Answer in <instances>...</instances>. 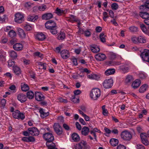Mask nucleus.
I'll return each instance as SVG.
<instances>
[{
    "mask_svg": "<svg viewBox=\"0 0 149 149\" xmlns=\"http://www.w3.org/2000/svg\"><path fill=\"white\" fill-rule=\"evenodd\" d=\"M101 95V92L100 89L98 88H94L91 91L90 96L92 99L96 100Z\"/></svg>",
    "mask_w": 149,
    "mask_h": 149,
    "instance_id": "obj_1",
    "label": "nucleus"
},
{
    "mask_svg": "<svg viewBox=\"0 0 149 149\" xmlns=\"http://www.w3.org/2000/svg\"><path fill=\"white\" fill-rule=\"evenodd\" d=\"M121 136L123 140L129 141L132 138V135L127 130L123 131L121 134Z\"/></svg>",
    "mask_w": 149,
    "mask_h": 149,
    "instance_id": "obj_2",
    "label": "nucleus"
},
{
    "mask_svg": "<svg viewBox=\"0 0 149 149\" xmlns=\"http://www.w3.org/2000/svg\"><path fill=\"white\" fill-rule=\"evenodd\" d=\"M113 84V80L111 78L106 79L102 83L103 86L105 88H111Z\"/></svg>",
    "mask_w": 149,
    "mask_h": 149,
    "instance_id": "obj_3",
    "label": "nucleus"
},
{
    "mask_svg": "<svg viewBox=\"0 0 149 149\" xmlns=\"http://www.w3.org/2000/svg\"><path fill=\"white\" fill-rule=\"evenodd\" d=\"M140 56L143 61L148 62L149 59V50H144L141 53Z\"/></svg>",
    "mask_w": 149,
    "mask_h": 149,
    "instance_id": "obj_4",
    "label": "nucleus"
},
{
    "mask_svg": "<svg viewBox=\"0 0 149 149\" xmlns=\"http://www.w3.org/2000/svg\"><path fill=\"white\" fill-rule=\"evenodd\" d=\"M28 130L29 133L33 136H38L39 134L38 130L36 127L29 128Z\"/></svg>",
    "mask_w": 149,
    "mask_h": 149,
    "instance_id": "obj_5",
    "label": "nucleus"
},
{
    "mask_svg": "<svg viewBox=\"0 0 149 149\" xmlns=\"http://www.w3.org/2000/svg\"><path fill=\"white\" fill-rule=\"evenodd\" d=\"M43 137L47 141H53L54 140L53 135L50 133H47L44 134Z\"/></svg>",
    "mask_w": 149,
    "mask_h": 149,
    "instance_id": "obj_6",
    "label": "nucleus"
},
{
    "mask_svg": "<svg viewBox=\"0 0 149 149\" xmlns=\"http://www.w3.org/2000/svg\"><path fill=\"white\" fill-rule=\"evenodd\" d=\"M15 21L19 23H22L24 21L23 15L20 13H17L15 15Z\"/></svg>",
    "mask_w": 149,
    "mask_h": 149,
    "instance_id": "obj_7",
    "label": "nucleus"
},
{
    "mask_svg": "<svg viewBox=\"0 0 149 149\" xmlns=\"http://www.w3.org/2000/svg\"><path fill=\"white\" fill-rule=\"evenodd\" d=\"M54 127L55 131L58 135H60L62 134V128L58 123H55L54 125Z\"/></svg>",
    "mask_w": 149,
    "mask_h": 149,
    "instance_id": "obj_8",
    "label": "nucleus"
},
{
    "mask_svg": "<svg viewBox=\"0 0 149 149\" xmlns=\"http://www.w3.org/2000/svg\"><path fill=\"white\" fill-rule=\"evenodd\" d=\"M140 137L143 144L146 146H148L149 145V142L148 140V137L146 134L141 133L140 134Z\"/></svg>",
    "mask_w": 149,
    "mask_h": 149,
    "instance_id": "obj_9",
    "label": "nucleus"
},
{
    "mask_svg": "<svg viewBox=\"0 0 149 149\" xmlns=\"http://www.w3.org/2000/svg\"><path fill=\"white\" fill-rule=\"evenodd\" d=\"M95 58L97 61H103L106 59V56L105 54L99 53L95 55Z\"/></svg>",
    "mask_w": 149,
    "mask_h": 149,
    "instance_id": "obj_10",
    "label": "nucleus"
},
{
    "mask_svg": "<svg viewBox=\"0 0 149 149\" xmlns=\"http://www.w3.org/2000/svg\"><path fill=\"white\" fill-rule=\"evenodd\" d=\"M45 24L46 28L47 29H51L54 26H56V23L52 20H49L47 21Z\"/></svg>",
    "mask_w": 149,
    "mask_h": 149,
    "instance_id": "obj_11",
    "label": "nucleus"
},
{
    "mask_svg": "<svg viewBox=\"0 0 149 149\" xmlns=\"http://www.w3.org/2000/svg\"><path fill=\"white\" fill-rule=\"evenodd\" d=\"M60 53L61 57L64 59H66L70 56V54L67 50H63Z\"/></svg>",
    "mask_w": 149,
    "mask_h": 149,
    "instance_id": "obj_12",
    "label": "nucleus"
},
{
    "mask_svg": "<svg viewBox=\"0 0 149 149\" xmlns=\"http://www.w3.org/2000/svg\"><path fill=\"white\" fill-rule=\"evenodd\" d=\"M35 98L36 100L38 101L43 100L45 99V97L41 93L36 92L35 93Z\"/></svg>",
    "mask_w": 149,
    "mask_h": 149,
    "instance_id": "obj_13",
    "label": "nucleus"
},
{
    "mask_svg": "<svg viewBox=\"0 0 149 149\" xmlns=\"http://www.w3.org/2000/svg\"><path fill=\"white\" fill-rule=\"evenodd\" d=\"M17 98L21 103L25 102L27 100L26 96L23 93L19 94L17 96Z\"/></svg>",
    "mask_w": 149,
    "mask_h": 149,
    "instance_id": "obj_14",
    "label": "nucleus"
},
{
    "mask_svg": "<svg viewBox=\"0 0 149 149\" xmlns=\"http://www.w3.org/2000/svg\"><path fill=\"white\" fill-rule=\"evenodd\" d=\"M89 47L91 51L94 53L98 52L100 50V49L99 47L95 45H90Z\"/></svg>",
    "mask_w": 149,
    "mask_h": 149,
    "instance_id": "obj_15",
    "label": "nucleus"
},
{
    "mask_svg": "<svg viewBox=\"0 0 149 149\" xmlns=\"http://www.w3.org/2000/svg\"><path fill=\"white\" fill-rule=\"evenodd\" d=\"M141 83V81L139 79H136L132 83V86L133 88L136 89L139 86Z\"/></svg>",
    "mask_w": 149,
    "mask_h": 149,
    "instance_id": "obj_16",
    "label": "nucleus"
},
{
    "mask_svg": "<svg viewBox=\"0 0 149 149\" xmlns=\"http://www.w3.org/2000/svg\"><path fill=\"white\" fill-rule=\"evenodd\" d=\"M86 145V143L85 141H82L79 143L77 144L74 146V147L73 149H82L83 146H85Z\"/></svg>",
    "mask_w": 149,
    "mask_h": 149,
    "instance_id": "obj_17",
    "label": "nucleus"
},
{
    "mask_svg": "<svg viewBox=\"0 0 149 149\" xmlns=\"http://www.w3.org/2000/svg\"><path fill=\"white\" fill-rule=\"evenodd\" d=\"M46 144L49 149H57L55 147V145L53 141H47Z\"/></svg>",
    "mask_w": 149,
    "mask_h": 149,
    "instance_id": "obj_18",
    "label": "nucleus"
},
{
    "mask_svg": "<svg viewBox=\"0 0 149 149\" xmlns=\"http://www.w3.org/2000/svg\"><path fill=\"white\" fill-rule=\"evenodd\" d=\"M39 112L40 114L41 117L42 118H44L45 117L48 116L49 114V112H45L43 109L41 108H40L39 109Z\"/></svg>",
    "mask_w": 149,
    "mask_h": 149,
    "instance_id": "obj_19",
    "label": "nucleus"
},
{
    "mask_svg": "<svg viewBox=\"0 0 149 149\" xmlns=\"http://www.w3.org/2000/svg\"><path fill=\"white\" fill-rule=\"evenodd\" d=\"M18 34L22 38H24L26 37V34L24 31L20 28H17Z\"/></svg>",
    "mask_w": 149,
    "mask_h": 149,
    "instance_id": "obj_20",
    "label": "nucleus"
},
{
    "mask_svg": "<svg viewBox=\"0 0 149 149\" xmlns=\"http://www.w3.org/2000/svg\"><path fill=\"white\" fill-rule=\"evenodd\" d=\"M23 45L19 43H16L13 46V48L15 50L19 51L22 49Z\"/></svg>",
    "mask_w": 149,
    "mask_h": 149,
    "instance_id": "obj_21",
    "label": "nucleus"
},
{
    "mask_svg": "<svg viewBox=\"0 0 149 149\" xmlns=\"http://www.w3.org/2000/svg\"><path fill=\"white\" fill-rule=\"evenodd\" d=\"M53 16V15L51 13H45L42 15V18L43 19H49L52 18Z\"/></svg>",
    "mask_w": 149,
    "mask_h": 149,
    "instance_id": "obj_22",
    "label": "nucleus"
},
{
    "mask_svg": "<svg viewBox=\"0 0 149 149\" xmlns=\"http://www.w3.org/2000/svg\"><path fill=\"white\" fill-rule=\"evenodd\" d=\"M36 37L37 39L40 41L43 40L46 38L45 35L42 33H38L36 35Z\"/></svg>",
    "mask_w": 149,
    "mask_h": 149,
    "instance_id": "obj_23",
    "label": "nucleus"
},
{
    "mask_svg": "<svg viewBox=\"0 0 149 149\" xmlns=\"http://www.w3.org/2000/svg\"><path fill=\"white\" fill-rule=\"evenodd\" d=\"M89 132H90V131L89 128L87 127L84 126L82 129L81 133L82 135L84 136H86Z\"/></svg>",
    "mask_w": 149,
    "mask_h": 149,
    "instance_id": "obj_24",
    "label": "nucleus"
},
{
    "mask_svg": "<svg viewBox=\"0 0 149 149\" xmlns=\"http://www.w3.org/2000/svg\"><path fill=\"white\" fill-rule=\"evenodd\" d=\"M67 10L61 9L57 8L55 10V13L58 15L61 16L62 14H65L67 12Z\"/></svg>",
    "mask_w": 149,
    "mask_h": 149,
    "instance_id": "obj_25",
    "label": "nucleus"
},
{
    "mask_svg": "<svg viewBox=\"0 0 149 149\" xmlns=\"http://www.w3.org/2000/svg\"><path fill=\"white\" fill-rule=\"evenodd\" d=\"M38 18V16L35 15H29L27 17L28 20L33 22H35L36 20H37Z\"/></svg>",
    "mask_w": 149,
    "mask_h": 149,
    "instance_id": "obj_26",
    "label": "nucleus"
},
{
    "mask_svg": "<svg viewBox=\"0 0 149 149\" xmlns=\"http://www.w3.org/2000/svg\"><path fill=\"white\" fill-rule=\"evenodd\" d=\"M13 70L14 73L17 75H19L21 73L20 68L17 66H13Z\"/></svg>",
    "mask_w": 149,
    "mask_h": 149,
    "instance_id": "obj_27",
    "label": "nucleus"
},
{
    "mask_svg": "<svg viewBox=\"0 0 149 149\" xmlns=\"http://www.w3.org/2000/svg\"><path fill=\"white\" fill-rule=\"evenodd\" d=\"M72 140L74 142H78L80 140L79 136L76 133H74L72 134Z\"/></svg>",
    "mask_w": 149,
    "mask_h": 149,
    "instance_id": "obj_28",
    "label": "nucleus"
},
{
    "mask_svg": "<svg viewBox=\"0 0 149 149\" xmlns=\"http://www.w3.org/2000/svg\"><path fill=\"white\" fill-rule=\"evenodd\" d=\"M87 77L91 79L98 80L100 78V77L98 75L93 74L88 75Z\"/></svg>",
    "mask_w": 149,
    "mask_h": 149,
    "instance_id": "obj_29",
    "label": "nucleus"
},
{
    "mask_svg": "<svg viewBox=\"0 0 149 149\" xmlns=\"http://www.w3.org/2000/svg\"><path fill=\"white\" fill-rule=\"evenodd\" d=\"M115 72L114 69H109L107 70L105 72V74L107 76H109L113 74Z\"/></svg>",
    "mask_w": 149,
    "mask_h": 149,
    "instance_id": "obj_30",
    "label": "nucleus"
},
{
    "mask_svg": "<svg viewBox=\"0 0 149 149\" xmlns=\"http://www.w3.org/2000/svg\"><path fill=\"white\" fill-rule=\"evenodd\" d=\"M118 142V140L116 139L113 138L110 140V143L113 146H116Z\"/></svg>",
    "mask_w": 149,
    "mask_h": 149,
    "instance_id": "obj_31",
    "label": "nucleus"
},
{
    "mask_svg": "<svg viewBox=\"0 0 149 149\" xmlns=\"http://www.w3.org/2000/svg\"><path fill=\"white\" fill-rule=\"evenodd\" d=\"M140 15L141 17L145 19L149 17V14L146 12H140Z\"/></svg>",
    "mask_w": 149,
    "mask_h": 149,
    "instance_id": "obj_32",
    "label": "nucleus"
},
{
    "mask_svg": "<svg viewBox=\"0 0 149 149\" xmlns=\"http://www.w3.org/2000/svg\"><path fill=\"white\" fill-rule=\"evenodd\" d=\"M22 90L24 91H26L29 89V87L27 84L22 83L21 84Z\"/></svg>",
    "mask_w": 149,
    "mask_h": 149,
    "instance_id": "obj_33",
    "label": "nucleus"
},
{
    "mask_svg": "<svg viewBox=\"0 0 149 149\" xmlns=\"http://www.w3.org/2000/svg\"><path fill=\"white\" fill-rule=\"evenodd\" d=\"M148 87V85L146 84H144L139 89V91L140 93H143L146 91V88Z\"/></svg>",
    "mask_w": 149,
    "mask_h": 149,
    "instance_id": "obj_34",
    "label": "nucleus"
},
{
    "mask_svg": "<svg viewBox=\"0 0 149 149\" xmlns=\"http://www.w3.org/2000/svg\"><path fill=\"white\" fill-rule=\"evenodd\" d=\"M10 57L13 59H14L17 57V53L13 51H11L9 52Z\"/></svg>",
    "mask_w": 149,
    "mask_h": 149,
    "instance_id": "obj_35",
    "label": "nucleus"
},
{
    "mask_svg": "<svg viewBox=\"0 0 149 149\" xmlns=\"http://www.w3.org/2000/svg\"><path fill=\"white\" fill-rule=\"evenodd\" d=\"M140 9L143 10L144 8L149 9V0H147L146 1L145 5L141 6L140 7Z\"/></svg>",
    "mask_w": 149,
    "mask_h": 149,
    "instance_id": "obj_36",
    "label": "nucleus"
},
{
    "mask_svg": "<svg viewBox=\"0 0 149 149\" xmlns=\"http://www.w3.org/2000/svg\"><path fill=\"white\" fill-rule=\"evenodd\" d=\"M138 42L141 43H145L146 42V38L142 36H140L138 37Z\"/></svg>",
    "mask_w": 149,
    "mask_h": 149,
    "instance_id": "obj_37",
    "label": "nucleus"
},
{
    "mask_svg": "<svg viewBox=\"0 0 149 149\" xmlns=\"http://www.w3.org/2000/svg\"><path fill=\"white\" fill-rule=\"evenodd\" d=\"M26 95L27 97L30 99H32L34 97V94L31 91H28L26 93Z\"/></svg>",
    "mask_w": 149,
    "mask_h": 149,
    "instance_id": "obj_38",
    "label": "nucleus"
},
{
    "mask_svg": "<svg viewBox=\"0 0 149 149\" xmlns=\"http://www.w3.org/2000/svg\"><path fill=\"white\" fill-rule=\"evenodd\" d=\"M57 26H54V27L52 28L51 29L50 28L48 29L50 30L51 33L53 35L56 34L57 33Z\"/></svg>",
    "mask_w": 149,
    "mask_h": 149,
    "instance_id": "obj_39",
    "label": "nucleus"
},
{
    "mask_svg": "<svg viewBox=\"0 0 149 149\" xmlns=\"http://www.w3.org/2000/svg\"><path fill=\"white\" fill-rule=\"evenodd\" d=\"M65 38V34L63 32H61L57 37L59 40H63Z\"/></svg>",
    "mask_w": 149,
    "mask_h": 149,
    "instance_id": "obj_40",
    "label": "nucleus"
},
{
    "mask_svg": "<svg viewBox=\"0 0 149 149\" xmlns=\"http://www.w3.org/2000/svg\"><path fill=\"white\" fill-rule=\"evenodd\" d=\"M131 32L133 33L136 32L138 31V28L135 26H132L129 28Z\"/></svg>",
    "mask_w": 149,
    "mask_h": 149,
    "instance_id": "obj_41",
    "label": "nucleus"
},
{
    "mask_svg": "<svg viewBox=\"0 0 149 149\" xmlns=\"http://www.w3.org/2000/svg\"><path fill=\"white\" fill-rule=\"evenodd\" d=\"M133 80L132 77L131 75H128L127 76L125 81L126 83H129Z\"/></svg>",
    "mask_w": 149,
    "mask_h": 149,
    "instance_id": "obj_42",
    "label": "nucleus"
},
{
    "mask_svg": "<svg viewBox=\"0 0 149 149\" xmlns=\"http://www.w3.org/2000/svg\"><path fill=\"white\" fill-rule=\"evenodd\" d=\"M120 69L124 73L128 71V68L127 66L123 65L120 67Z\"/></svg>",
    "mask_w": 149,
    "mask_h": 149,
    "instance_id": "obj_43",
    "label": "nucleus"
},
{
    "mask_svg": "<svg viewBox=\"0 0 149 149\" xmlns=\"http://www.w3.org/2000/svg\"><path fill=\"white\" fill-rule=\"evenodd\" d=\"M19 111L18 110H16L13 113V117L17 119L19 114Z\"/></svg>",
    "mask_w": 149,
    "mask_h": 149,
    "instance_id": "obj_44",
    "label": "nucleus"
},
{
    "mask_svg": "<svg viewBox=\"0 0 149 149\" xmlns=\"http://www.w3.org/2000/svg\"><path fill=\"white\" fill-rule=\"evenodd\" d=\"M140 26L143 31L145 33L147 34L148 33V31L145 25L143 24H140Z\"/></svg>",
    "mask_w": 149,
    "mask_h": 149,
    "instance_id": "obj_45",
    "label": "nucleus"
},
{
    "mask_svg": "<svg viewBox=\"0 0 149 149\" xmlns=\"http://www.w3.org/2000/svg\"><path fill=\"white\" fill-rule=\"evenodd\" d=\"M118 7V4L115 3H112L111 5V8L113 10H116L117 9Z\"/></svg>",
    "mask_w": 149,
    "mask_h": 149,
    "instance_id": "obj_46",
    "label": "nucleus"
},
{
    "mask_svg": "<svg viewBox=\"0 0 149 149\" xmlns=\"http://www.w3.org/2000/svg\"><path fill=\"white\" fill-rule=\"evenodd\" d=\"M8 35L10 37L13 38L16 36V33L15 31L11 30L10 31Z\"/></svg>",
    "mask_w": 149,
    "mask_h": 149,
    "instance_id": "obj_47",
    "label": "nucleus"
},
{
    "mask_svg": "<svg viewBox=\"0 0 149 149\" xmlns=\"http://www.w3.org/2000/svg\"><path fill=\"white\" fill-rule=\"evenodd\" d=\"M19 114L17 119H21L22 120L24 119L25 118V116L22 113H21L19 111Z\"/></svg>",
    "mask_w": 149,
    "mask_h": 149,
    "instance_id": "obj_48",
    "label": "nucleus"
},
{
    "mask_svg": "<svg viewBox=\"0 0 149 149\" xmlns=\"http://www.w3.org/2000/svg\"><path fill=\"white\" fill-rule=\"evenodd\" d=\"M6 100L4 99H2L1 100L0 102V104L1 105V107L2 108H3L5 105L6 104Z\"/></svg>",
    "mask_w": 149,
    "mask_h": 149,
    "instance_id": "obj_49",
    "label": "nucleus"
},
{
    "mask_svg": "<svg viewBox=\"0 0 149 149\" xmlns=\"http://www.w3.org/2000/svg\"><path fill=\"white\" fill-rule=\"evenodd\" d=\"M24 29L27 31H30L32 29V26L30 25L26 24L24 26Z\"/></svg>",
    "mask_w": 149,
    "mask_h": 149,
    "instance_id": "obj_50",
    "label": "nucleus"
},
{
    "mask_svg": "<svg viewBox=\"0 0 149 149\" xmlns=\"http://www.w3.org/2000/svg\"><path fill=\"white\" fill-rule=\"evenodd\" d=\"M15 61L12 60H9L8 62V65L9 67L13 66L15 65Z\"/></svg>",
    "mask_w": 149,
    "mask_h": 149,
    "instance_id": "obj_51",
    "label": "nucleus"
},
{
    "mask_svg": "<svg viewBox=\"0 0 149 149\" xmlns=\"http://www.w3.org/2000/svg\"><path fill=\"white\" fill-rule=\"evenodd\" d=\"M109 58L112 60L116 58V54L112 53H110L109 54Z\"/></svg>",
    "mask_w": 149,
    "mask_h": 149,
    "instance_id": "obj_52",
    "label": "nucleus"
},
{
    "mask_svg": "<svg viewBox=\"0 0 149 149\" xmlns=\"http://www.w3.org/2000/svg\"><path fill=\"white\" fill-rule=\"evenodd\" d=\"M35 141L34 137L32 136H29L28 137V142H34Z\"/></svg>",
    "mask_w": 149,
    "mask_h": 149,
    "instance_id": "obj_53",
    "label": "nucleus"
},
{
    "mask_svg": "<svg viewBox=\"0 0 149 149\" xmlns=\"http://www.w3.org/2000/svg\"><path fill=\"white\" fill-rule=\"evenodd\" d=\"M47 6L45 5H41L38 7V9L40 11H44L47 8Z\"/></svg>",
    "mask_w": 149,
    "mask_h": 149,
    "instance_id": "obj_54",
    "label": "nucleus"
},
{
    "mask_svg": "<svg viewBox=\"0 0 149 149\" xmlns=\"http://www.w3.org/2000/svg\"><path fill=\"white\" fill-rule=\"evenodd\" d=\"M103 14L104 16L103 19L104 21H107L106 19L109 17L108 13L106 12H104Z\"/></svg>",
    "mask_w": 149,
    "mask_h": 149,
    "instance_id": "obj_55",
    "label": "nucleus"
},
{
    "mask_svg": "<svg viewBox=\"0 0 149 149\" xmlns=\"http://www.w3.org/2000/svg\"><path fill=\"white\" fill-rule=\"evenodd\" d=\"M71 17L70 18H69L68 19V20L70 22H73L74 21H76V20L74 18L75 16L73 15H71Z\"/></svg>",
    "mask_w": 149,
    "mask_h": 149,
    "instance_id": "obj_56",
    "label": "nucleus"
},
{
    "mask_svg": "<svg viewBox=\"0 0 149 149\" xmlns=\"http://www.w3.org/2000/svg\"><path fill=\"white\" fill-rule=\"evenodd\" d=\"M24 6L27 9H29L31 7V5L30 3L27 2L25 4Z\"/></svg>",
    "mask_w": 149,
    "mask_h": 149,
    "instance_id": "obj_57",
    "label": "nucleus"
},
{
    "mask_svg": "<svg viewBox=\"0 0 149 149\" xmlns=\"http://www.w3.org/2000/svg\"><path fill=\"white\" fill-rule=\"evenodd\" d=\"M84 32L85 36L86 37H89L91 35V33L88 30L85 31Z\"/></svg>",
    "mask_w": 149,
    "mask_h": 149,
    "instance_id": "obj_58",
    "label": "nucleus"
},
{
    "mask_svg": "<svg viewBox=\"0 0 149 149\" xmlns=\"http://www.w3.org/2000/svg\"><path fill=\"white\" fill-rule=\"evenodd\" d=\"M6 18V16L5 15H0V21L2 22L5 21Z\"/></svg>",
    "mask_w": 149,
    "mask_h": 149,
    "instance_id": "obj_59",
    "label": "nucleus"
},
{
    "mask_svg": "<svg viewBox=\"0 0 149 149\" xmlns=\"http://www.w3.org/2000/svg\"><path fill=\"white\" fill-rule=\"evenodd\" d=\"M117 149H126V148L124 145L120 144L117 146Z\"/></svg>",
    "mask_w": 149,
    "mask_h": 149,
    "instance_id": "obj_60",
    "label": "nucleus"
},
{
    "mask_svg": "<svg viewBox=\"0 0 149 149\" xmlns=\"http://www.w3.org/2000/svg\"><path fill=\"white\" fill-rule=\"evenodd\" d=\"M75 125L77 128L79 130H81V125L78 122H76Z\"/></svg>",
    "mask_w": 149,
    "mask_h": 149,
    "instance_id": "obj_61",
    "label": "nucleus"
},
{
    "mask_svg": "<svg viewBox=\"0 0 149 149\" xmlns=\"http://www.w3.org/2000/svg\"><path fill=\"white\" fill-rule=\"evenodd\" d=\"M136 148L137 149H145L144 146L141 144L137 145H136Z\"/></svg>",
    "mask_w": 149,
    "mask_h": 149,
    "instance_id": "obj_62",
    "label": "nucleus"
},
{
    "mask_svg": "<svg viewBox=\"0 0 149 149\" xmlns=\"http://www.w3.org/2000/svg\"><path fill=\"white\" fill-rule=\"evenodd\" d=\"M81 91L79 90H75L74 91V93L75 95H78L81 94Z\"/></svg>",
    "mask_w": 149,
    "mask_h": 149,
    "instance_id": "obj_63",
    "label": "nucleus"
},
{
    "mask_svg": "<svg viewBox=\"0 0 149 149\" xmlns=\"http://www.w3.org/2000/svg\"><path fill=\"white\" fill-rule=\"evenodd\" d=\"M146 77V74L143 73H141L139 74V77L141 79H144Z\"/></svg>",
    "mask_w": 149,
    "mask_h": 149,
    "instance_id": "obj_64",
    "label": "nucleus"
}]
</instances>
